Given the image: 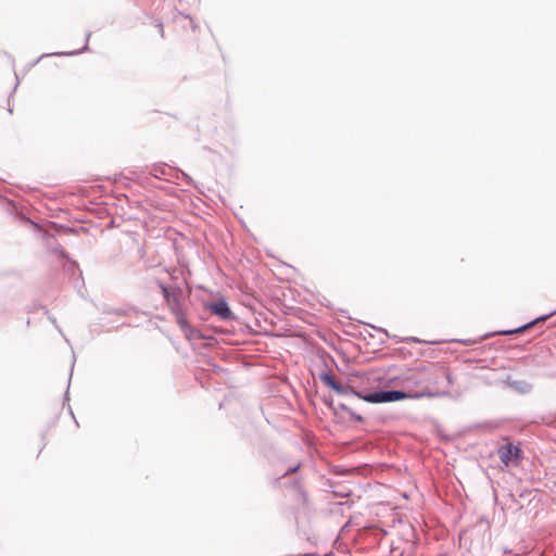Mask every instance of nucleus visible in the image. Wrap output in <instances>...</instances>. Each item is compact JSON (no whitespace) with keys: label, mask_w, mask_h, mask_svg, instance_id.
<instances>
[{"label":"nucleus","mask_w":556,"mask_h":556,"mask_svg":"<svg viewBox=\"0 0 556 556\" xmlns=\"http://www.w3.org/2000/svg\"><path fill=\"white\" fill-rule=\"evenodd\" d=\"M320 380L326 387L332 389L338 394L353 393L368 403H386L406 399L419 400L424 397H444L450 395V391L430 388L427 386L417 391H378L363 394L361 392L353 391L350 386H341L329 374L321 375Z\"/></svg>","instance_id":"nucleus-1"},{"label":"nucleus","mask_w":556,"mask_h":556,"mask_svg":"<svg viewBox=\"0 0 556 556\" xmlns=\"http://www.w3.org/2000/svg\"><path fill=\"white\" fill-rule=\"evenodd\" d=\"M163 294L166 300V303L169 307V309L173 312V314L176 317V323L185 333V337L188 340H192L194 337V330L190 327L189 323L187 321L185 314L181 309L179 296L177 293L169 291L167 288L163 287Z\"/></svg>","instance_id":"nucleus-2"},{"label":"nucleus","mask_w":556,"mask_h":556,"mask_svg":"<svg viewBox=\"0 0 556 556\" xmlns=\"http://www.w3.org/2000/svg\"><path fill=\"white\" fill-rule=\"evenodd\" d=\"M498 456L502 463L508 466L510 463L521 459V450L518 446L508 443L500 447Z\"/></svg>","instance_id":"nucleus-3"},{"label":"nucleus","mask_w":556,"mask_h":556,"mask_svg":"<svg viewBox=\"0 0 556 556\" xmlns=\"http://www.w3.org/2000/svg\"><path fill=\"white\" fill-rule=\"evenodd\" d=\"M208 308L213 314L219 316L223 319H228L231 317V311L225 300L211 303Z\"/></svg>","instance_id":"nucleus-4"},{"label":"nucleus","mask_w":556,"mask_h":556,"mask_svg":"<svg viewBox=\"0 0 556 556\" xmlns=\"http://www.w3.org/2000/svg\"><path fill=\"white\" fill-rule=\"evenodd\" d=\"M547 317H542V318H539L534 321H531L522 327H519L518 329H514V330H503V331H498L497 334H502V336H509V334H513V333H518V332H522L529 328H531L534 324H536L538 321L540 320H545Z\"/></svg>","instance_id":"nucleus-5"},{"label":"nucleus","mask_w":556,"mask_h":556,"mask_svg":"<svg viewBox=\"0 0 556 556\" xmlns=\"http://www.w3.org/2000/svg\"><path fill=\"white\" fill-rule=\"evenodd\" d=\"M445 377H446V379H447V381H448L450 383H452V382H453V379H452V375H451V372L445 371Z\"/></svg>","instance_id":"nucleus-6"},{"label":"nucleus","mask_w":556,"mask_h":556,"mask_svg":"<svg viewBox=\"0 0 556 556\" xmlns=\"http://www.w3.org/2000/svg\"><path fill=\"white\" fill-rule=\"evenodd\" d=\"M438 377L435 376H429L427 380L431 381L433 384L437 382Z\"/></svg>","instance_id":"nucleus-7"},{"label":"nucleus","mask_w":556,"mask_h":556,"mask_svg":"<svg viewBox=\"0 0 556 556\" xmlns=\"http://www.w3.org/2000/svg\"><path fill=\"white\" fill-rule=\"evenodd\" d=\"M160 28H161V35L164 36V30H163V24L162 23L160 24Z\"/></svg>","instance_id":"nucleus-8"}]
</instances>
